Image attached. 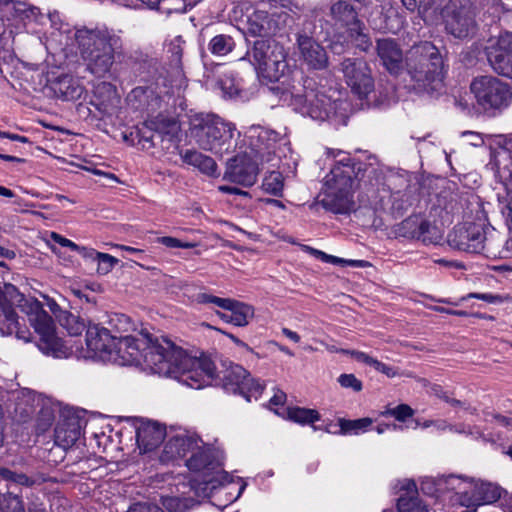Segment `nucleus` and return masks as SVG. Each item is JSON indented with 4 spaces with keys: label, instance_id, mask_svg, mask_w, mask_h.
I'll return each instance as SVG.
<instances>
[{
    "label": "nucleus",
    "instance_id": "49",
    "mask_svg": "<svg viewBox=\"0 0 512 512\" xmlns=\"http://www.w3.org/2000/svg\"><path fill=\"white\" fill-rule=\"evenodd\" d=\"M498 173L501 181L506 187L508 194L510 195V200L507 207L509 210V216L512 219V163L511 166L504 167L503 169L499 170Z\"/></svg>",
    "mask_w": 512,
    "mask_h": 512
},
{
    "label": "nucleus",
    "instance_id": "59",
    "mask_svg": "<svg viewBox=\"0 0 512 512\" xmlns=\"http://www.w3.org/2000/svg\"><path fill=\"white\" fill-rule=\"evenodd\" d=\"M372 367L375 370H377L378 372H381L390 378H393V377L399 375V373L393 367H391L383 362H380L377 359H375V361H372Z\"/></svg>",
    "mask_w": 512,
    "mask_h": 512
},
{
    "label": "nucleus",
    "instance_id": "8",
    "mask_svg": "<svg viewBox=\"0 0 512 512\" xmlns=\"http://www.w3.org/2000/svg\"><path fill=\"white\" fill-rule=\"evenodd\" d=\"M477 105L485 113L496 116L512 103V90L508 83L494 76H480L470 85Z\"/></svg>",
    "mask_w": 512,
    "mask_h": 512
},
{
    "label": "nucleus",
    "instance_id": "33",
    "mask_svg": "<svg viewBox=\"0 0 512 512\" xmlns=\"http://www.w3.org/2000/svg\"><path fill=\"white\" fill-rule=\"evenodd\" d=\"M182 160L197 168L208 176H214L217 172V164L211 157L202 154L196 150H186L182 155Z\"/></svg>",
    "mask_w": 512,
    "mask_h": 512
},
{
    "label": "nucleus",
    "instance_id": "7",
    "mask_svg": "<svg viewBox=\"0 0 512 512\" xmlns=\"http://www.w3.org/2000/svg\"><path fill=\"white\" fill-rule=\"evenodd\" d=\"M437 491H451L455 501L465 507L492 504L501 497L502 489L495 483L464 475H443L435 480Z\"/></svg>",
    "mask_w": 512,
    "mask_h": 512
},
{
    "label": "nucleus",
    "instance_id": "46",
    "mask_svg": "<svg viewBox=\"0 0 512 512\" xmlns=\"http://www.w3.org/2000/svg\"><path fill=\"white\" fill-rule=\"evenodd\" d=\"M0 476L15 484L30 487L34 484V480L22 473H16L7 468H0Z\"/></svg>",
    "mask_w": 512,
    "mask_h": 512
},
{
    "label": "nucleus",
    "instance_id": "35",
    "mask_svg": "<svg viewBox=\"0 0 512 512\" xmlns=\"http://www.w3.org/2000/svg\"><path fill=\"white\" fill-rule=\"evenodd\" d=\"M443 0H418L419 16L424 22L429 24H437L443 16Z\"/></svg>",
    "mask_w": 512,
    "mask_h": 512
},
{
    "label": "nucleus",
    "instance_id": "31",
    "mask_svg": "<svg viewBox=\"0 0 512 512\" xmlns=\"http://www.w3.org/2000/svg\"><path fill=\"white\" fill-rule=\"evenodd\" d=\"M9 10L13 13V16L23 22L24 25L35 22L43 24L47 17L43 15L40 10L22 1H13L8 4Z\"/></svg>",
    "mask_w": 512,
    "mask_h": 512
},
{
    "label": "nucleus",
    "instance_id": "9",
    "mask_svg": "<svg viewBox=\"0 0 512 512\" xmlns=\"http://www.w3.org/2000/svg\"><path fill=\"white\" fill-rule=\"evenodd\" d=\"M249 143V154L252 155L261 164L271 163L275 166V161L286 157L291 151L290 143L285 135L264 128L261 126H251L246 132Z\"/></svg>",
    "mask_w": 512,
    "mask_h": 512
},
{
    "label": "nucleus",
    "instance_id": "5",
    "mask_svg": "<svg viewBox=\"0 0 512 512\" xmlns=\"http://www.w3.org/2000/svg\"><path fill=\"white\" fill-rule=\"evenodd\" d=\"M342 156L331 168L324 179L323 206L334 212L349 213L353 207V184L355 170L351 158L339 151L337 156ZM333 157L336 155L333 153Z\"/></svg>",
    "mask_w": 512,
    "mask_h": 512
},
{
    "label": "nucleus",
    "instance_id": "14",
    "mask_svg": "<svg viewBox=\"0 0 512 512\" xmlns=\"http://www.w3.org/2000/svg\"><path fill=\"white\" fill-rule=\"evenodd\" d=\"M339 69L346 84L359 98H366L374 90L371 69L363 58H344Z\"/></svg>",
    "mask_w": 512,
    "mask_h": 512
},
{
    "label": "nucleus",
    "instance_id": "4",
    "mask_svg": "<svg viewBox=\"0 0 512 512\" xmlns=\"http://www.w3.org/2000/svg\"><path fill=\"white\" fill-rule=\"evenodd\" d=\"M78 51L86 70L97 78L109 77L115 54L121 49V39L106 30L77 29L73 32Z\"/></svg>",
    "mask_w": 512,
    "mask_h": 512
},
{
    "label": "nucleus",
    "instance_id": "10",
    "mask_svg": "<svg viewBox=\"0 0 512 512\" xmlns=\"http://www.w3.org/2000/svg\"><path fill=\"white\" fill-rule=\"evenodd\" d=\"M335 94V91L327 94L324 89L306 90L305 94L296 100V109L302 115L316 121L342 119L346 114L347 103L339 97H334Z\"/></svg>",
    "mask_w": 512,
    "mask_h": 512
},
{
    "label": "nucleus",
    "instance_id": "37",
    "mask_svg": "<svg viewBox=\"0 0 512 512\" xmlns=\"http://www.w3.org/2000/svg\"><path fill=\"white\" fill-rule=\"evenodd\" d=\"M235 47L233 38L229 35L219 34L214 36L209 44L208 50L215 56H225Z\"/></svg>",
    "mask_w": 512,
    "mask_h": 512
},
{
    "label": "nucleus",
    "instance_id": "60",
    "mask_svg": "<svg viewBox=\"0 0 512 512\" xmlns=\"http://www.w3.org/2000/svg\"><path fill=\"white\" fill-rule=\"evenodd\" d=\"M78 252L84 259L91 260L96 262L97 258H99V255L101 252L96 251L93 248H88L85 246H79L78 249L75 250Z\"/></svg>",
    "mask_w": 512,
    "mask_h": 512
},
{
    "label": "nucleus",
    "instance_id": "61",
    "mask_svg": "<svg viewBox=\"0 0 512 512\" xmlns=\"http://www.w3.org/2000/svg\"><path fill=\"white\" fill-rule=\"evenodd\" d=\"M303 250L309 252L312 256H314L315 258L321 260L322 262L331 263L333 255H329V254H327V253H325V252H323L321 250L312 248V247L307 246V245L303 246Z\"/></svg>",
    "mask_w": 512,
    "mask_h": 512
},
{
    "label": "nucleus",
    "instance_id": "54",
    "mask_svg": "<svg viewBox=\"0 0 512 512\" xmlns=\"http://www.w3.org/2000/svg\"><path fill=\"white\" fill-rule=\"evenodd\" d=\"M155 9H158L166 13L185 12L181 0H161L160 4H158Z\"/></svg>",
    "mask_w": 512,
    "mask_h": 512
},
{
    "label": "nucleus",
    "instance_id": "26",
    "mask_svg": "<svg viewBox=\"0 0 512 512\" xmlns=\"http://www.w3.org/2000/svg\"><path fill=\"white\" fill-rule=\"evenodd\" d=\"M49 88L55 97L65 101L78 100L85 91L80 80L68 74H62L50 80Z\"/></svg>",
    "mask_w": 512,
    "mask_h": 512
},
{
    "label": "nucleus",
    "instance_id": "48",
    "mask_svg": "<svg viewBox=\"0 0 512 512\" xmlns=\"http://www.w3.org/2000/svg\"><path fill=\"white\" fill-rule=\"evenodd\" d=\"M54 419V411L51 408H42L37 419V431L39 433L45 432L53 424Z\"/></svg>",
    "mask_w": 512,
    "mask_h": 512
},
{
    "label": "nucleus",
    "instance_id": "6",
    "mask_svg": "<svg viewBox=\"0 0 512 512\" xmlns=\"http://www.w3.org/2000/svg\"><path fill=\"white\" fill-rule=\"evenodd\" d=\"M234 124L215 114H195L190 118V137L200 148L222 157L233 149Z\"/></svg>",
    "mask_w": 512,
    "mask_h": 512
},
{
    "label": "nucleus",
    "instance_id": "58",
    "mask_svg": "<svg viewBox=\"0 0 512 512\" xmlns=\"http://www.w3.org/2000/svg\"><path fill=\"white\" fill-rule=\"evenodd\" d=\"M69 324H71V327L67 326V330H68L69 334H71V335H78L85 328L84 324L83 323H79L77 321V318L74 315H71V314L67 315V317H66V324L65 325H69Z\"/></svg>",
    "mask_w": 512,
    "mask_h": 512
},
{
    "label": "nucleus",
    "instance_id": "36",
    "mask_svg": "<svg viewBox=\"0 0 512 512\" xmlns=\"http://www.w3.org/2000/svg\"><path fill=\"white\" fill-rule=\"evenodd\" d=\"M286 417L302 425L313 424L321 418L317 410L302 407H288L286 409Z\"/></svg>",
    "mask_w": 512,
    "mask_h": 512
},
{
    "label": "nucleus",
    "instance_id": "15",
    "mask_svg": "<svg viewBox=\"0 0 512 512\" xmlns=\"http://www.w3.org/2000/svg\"><path fill=\"white\" fill-rule=\"evenodd\" d=\"M396 237L421 241L425 245L439 244L443 239L441 230L421 215H412L393 228Z\"/></svg>",
    "mask_w": 512,
    "mask_h": 512
},
{
    "label": "nucleus",
    "instance_id": "23",
    "mask_svg": "<svg viewBox=\"0 0 512 512\" xmlns=\"http://www.w3.org/2000/svg\"><path fill=\"white\" fill-rule=\"evenodd\" d=\"M90 104L101 114L102 118L114 116L120 108V96L116 87L109 82L97 84Z\"/></svg>",
    "mask_w": 512,
    "mask_h": 512
},
{
    "label": "nucleus",
    "instance_id": "27",
    "mask_svg": "<svg viewBox=\"0 0 512 512\" xmlns=\"http://www.w3.org/2000/svg\"><path fill=\"white\" fill-rule=\"evenodd\" d=\"M198 440L196 436L179 434L171 437L164 446L162 455L163 461H170L176 458L186 457L189 453L195 450L198 446Z\"/></svg>",
    "mask_w": 512,
    "mask_h": 512
},
{
    "label": "nucleus",
    "instance_id": "40",
    "mask_svg": "<svg viewBox=\"0 0 512 512\" xmlns=\"http://www.w3.org/2000/svg\"><path fill=\"white\" fill-rule=\"evenodd\" d=\"M365 26L362 22L352 26L347 32L351 42L360 50L367 51L371 46L369 36L364 32Z\"/></svg>",
    "mask_w": 512,
    "mask_h": 512
},
{
    "label": "nucleus",
    "instance_id": "53",
    "mask_svg": "<svg viewBox=\"0 0 512 512\" xmlns=\"http://www.w3.org/2000/svg\"><path fill=\"white\" fill-rule=\"evenodd\" d=\"M338 382L343 388H351L355 392L362 390V382L354 374H341Z\"/></svg>",
    "mask_w": 512,
    "mask_h": 512
},
{
    "label": "nucleus",
    "instance_id": "34",
    "mask_svg": "<svg viewBox=\"0 0 512 512\" xmlns=\"http://www.w3.org/2000/svg\"><path fill=\"white\" fill-rule=\"evenodd\" d=\"M17 315L13 309H0V333L3 336L11 335L14 332L18 339H22L25 342L29 341V332L22 331L18 327Z\"/></svg>",
    "mask_w": 512,
    "mask_h": 512
},
{
    "label": "nucleus",
    "instance_id": "16",
    "mask_svg": "<svg viewBox=\"0 0 512 512\" xmlns=\"http://www.w3.org/2000/svg\"><path fill=\"white\" fill-rule=\"evenodd\" d=\"M159 78L151 84L139 85L133 88L126 96L128 111L143 116L156 112L161 106Z\"/></svg>",
    "mask_w": 512,
    "mask_h": 512
},
{
    "label": "nucleus",
    "instance_id": "47",
    "mask_svg": "<svg viewBox=\"0 0 512 512\" xmlns=\"http://www.w3.org/2000/svg\"><path fill=\"white\" fill-rule=\"evenodd\" d=\"M96 262L98 263L97 272L100 275H106L115 267L118 259L110 254L101 252Z\"/></svg>",
    "mask_w": 512,
    "mask_h": 512
},
{
    "label": "nucleus",
    "instance_id": "39",
    "mask_svg": "<svg viewBox=\"0 0 512 512\" xmlns=\"http://www.w3.org/2000/svg\"><path fill=\"white\" fill-rule=\"evenodd\" d=\"M397 508L399 512H428L427 505L417 495H401Z\"/></svg>",
    "mask_w": 512,
    "mask_h": 512
},
{
    "label": "nucleus",
    "instance_id": "19",
    "mask_svg": "<svg viewBox=\"0 0 512 512\" xmlns=\"http://www.w3.org/2000/svg\"><path fill=\"white\" fill-rule=\"evenodd\" d=\"M224 387L234 393H240L247 401L257 399L263 386L240 365H231L223 376Z\"/></svg>",
    "mask_w": 512,
    "mask_h": 512
},
{
    "label": "nucleus",
    "instance_id": "64",
    "mask_svg": "<svg viewBox=\"0 0 512 512\" xmlns=\"http://www.w3.org/2000/svg\"><path fill=\"white\" fill-rule=\"evenodd\" d=\"M462 136L468 138V143L475 147L481 146L484 143L482 136L476 132L466 131L462 133Z\"/></svg>",
    "mask_w": 512,
    "mask_h": 512
},
{
    "label": "nucleus",
    "instance_id": "13",
    "mask_svg": "<svg viewBox=\"0 0 512 512\" xmlns=\"http://www.w3.org/2000/svg\"><path fill=\"white\" fill-rule=\"evenodd\" d=\"M441 20L448 33L456 38H466L476 31L474 9L459 0H450L443 9Z\"/></svg>",
    "mask_w": 512,
    "mask_h": 512
},
{
    "label": "nucleus",
    "instance_id": "45",
    "mask_svg": "<svg viewBox=\"0 0 512 512\" xmlns=\"http://www.w3.org/2000/svg\"><path fill=\"white\" fill-rule=\"evenodd\" d=\"M161 503L168 512H184L188 507L187 499L179 496H162Z\"/></svg>",
    "mask_w": 512,
    "mask_h": 512
},
{
    "label": "nucleus",
    "instance_id": "2",
    "mask_svg": "<svg viewBox=\"0 0 512 512\" xmlns=\"http://www.w3.org/2000/svg\"><path fill=\"white\" fill-rule=\"evenodd\" d=\"M377 55L384 68L393 75H398L404 68V59L398 43L390 38L377 41ZM405 67L414 87L423 91L438 90L442 84L443 59L437 47L424 41L413 45L405 57Z\"/></svg>",
    "mask_w": 512,
    "mask_h": 512
},
{
    "label": "nucleus",
    "instance_id": "44",
    "mask_svg": "<svg viewBox=\"0 0 512 512\" xmlns=\"http://www.w3.org/2000/svg\"><path fill=\"white\" fill-rule=\"evenodd\" d=\"M184 46L185 40L182 38V36L174 37L167 46V51L171 54V61L176 68H180L181 66Z\"/></svg>",
    "mask_w": 512,
    "mask_h": 512
},
{
    "label": "nucleus",
    "instance_id": "18",
    "mask_svg": "<svg viewBox=\"0 0 512 512\" xmlns=\"http://www.w3.org/2000/svg\"><path fill=\"white\" fill-rule=\"evenodd\" d=\"M258 164H261L247 151L232 158L226 167L224 179L233 183L250 187L257 181Z\"/></svg>",
    "mask_w": 512,
    "mask_h": 512
},
{
    "label": "nucleus",
    "instance_id": "51",
    "mask_svg": "<svg viewBox=\"0 0 512 512\" xmlns=\"http://www.w3.org/2000/svg\"><path fill=\"white\" fill-rule=\"evenodd\" d=\"M157 242L166 246L167 248H183L191 249L197 246L194 242H183L177 238L170 236H163L157 239Z\"/></svg>",
    "mask_w": 512,
    "mask_h": 512
},
{
    "label": "nucleus",
    "instance_id": "1",
    "mask_svg": "<svg viewBox=\"0 0 512 512\" xmlns=\"http://www.w3.org/2000/svg\"><path fill=\"white\" fill-rule=\"evenodd\" d=\"M114 352L115 364L141 366L193 389L211 385L217 376L210 358L190 356L171 340L153 337L147 332L117 338Z\"/></svg>",
    "mask_w": 512,
    "mask_h": 512
},
{
    "label": "nucleus",
    "instance_id": "20",
    "mask_svg": "<svg viewBox=\"0 0 512 512\" xmlns=\"http://www.w3.org/2000/svg\"><path fill=\"white\" fill-rule=\"evenodd\" d=\"M116 340L117 337L112 336L108 329L90 326L86 332V345L89 350L87 357L113 363Z\"/></svg>",
    "mask_w": 512,
    "mask_h": 512
},
{
    "label": "nucleus",
    "instance_id": "25",
    "mask_svg": "<svg viewBox=\"0 0 512 512\" xmlns=\"http://www.w3.org/2000/svg\"><path fill=\"white\" fill-rule=\"evenodd\" d=\"M223 310L227 312L216 311L220 319L238 327L247 326L254 317V308L251 305L231 298L226 300Z\"/></svg>",
    "mask_w": 512,
    "mask_h": 512
},
{
    "label": "nucleus",
    "instance_id": "12",
    "mask_svg": "<svg viewBox=\"0 0 512 512\" xmlns=\"http://www.w3.org/2000/svg\"><path fill=\"white\" fill-rule=\"evenodd\" d=\"M489 229L482 224L472 223L467 227H455L448 236L452 248L467 253H483L496 256L493 239L489 237Z\"/></svg>",
    "mask_w": 512,
    "mask_h": 512
},
{
    "label": "nucleus",
    "instance_id": "42",
    "mask_svg": "<svg viewBox=\"0 0 512 512\" xmlns=\"http://www.w3.org/2000/svg\"><path fill=\"white\" fill-rule=\"evenodd\" d=\"M372 424L370 418H361L356 420H345L340 419V432L342 434H359L366 431V429Z\"/></svg>",
    "mask_w": 512,
    "mask_h": 512
},
{
    "label": "nucleus",
    "instance_id": "38",
    "mask_svg": "<svg viewBox=\"0 0 512 512\" xmlns=\"http://www.w3.org/2000/svg\"><path fill=\"white\" fill-rule=\"evenodd\" d=\"M220 87L224 96L228 98H246V92L242 89L241 82L232 75H225L220 80Z\"/></svg>",
    "mask_w": 512,
    "mask_h": 512
},
{
    "label": "nucleus",
    "instance_id": "63",
    "mask_svg": "<svg viewBox=\"0 0 512 512\" xmlns=\"http://www.w3.org/2000/svg\"><path fill=\"white\" fill-rule=\"evenodd\" d=\"M52 239L56 243L61 245L62 247H67V248L71 249L72 251H75L76 249H78V244L74 243L70 239H67L57 233H52Z\"/></svg>",
    "mask_w": 512,
    "mask_h": 512
},
{
    "label": "nucleus",
    "instance_id": "21",
    "mask_svg": "<svg viewBox=\"0 0 512 512\" xmlns=\"http://www.w3.org/2000/svg\"><path fill=\"white\" fill-rule=\"evenodd\" d=\"M291 16L285 10L274 11L270 15L266 11H255L248 18V31L254 36H263L285 27Z\"/></svg>",
    "mask_w": 512,
    "mask_h": 512
},
{
    "label": "nucleus",
    "instance_id": "11",
    "mask_svg": "<svg viewBox=\"0 0 512 512\" xmlns=\"http://www.w3.org/2000/svg\"><path fill=\"white\" fill-rule=\"evenodd\" d=\"M248 55L252 57L255 68L269 81H278L288 70L285 49L275 40L255 41Z\"/></svg>",
    "mask_w": 512,
    "mask_h": 512
},
{
    "label": "nucleus",
    "instance_id": "24",
    "mask_svg": "<svg viewBox=\"0 0 512 512\" xmlns=\"http://www.w3.org/2000/svg\"><path fill=\"white\" fill-rule=\"evenodd\" d=\"M297 45L301 59L309 68L321 70L328 66V56L324 47L312 37L298 34Z\"/></svg>",
    "mask_w": 512,
    "mask_h": 512
},
{
    "label": "nucleus",
    "instance_id": "30",
    "mask_svg": "<svg viewBox=\"0 0 512 512\" xmlns=\"http://www.w3.org/2000/svg\"><path fill=\"white\" fill-rule=\"evenodd\" d=\"M144 125L150 131L155 132L162 140L166 139L170 142L174 141L180 131V127L175 120L162 114L146 119Z\"/></svg>",
    "mask_w": 512,
    "mask_h": 512
},
{
    "label": "nucleus",
    "instance_id": "17",
    "mask_svg": "<svg viewBox=\"0 0 512 512\" xmlns=\"http://www.w3.org/2000/svg\"><path fill=\"white\" fill-rule=\"evenodd\" d=\"M490 66L498 74L512 78V33L505 32L490 38L485 46Z\"/></svg>",
    "mask_w": 512,
    "mask_h": 512
},
{
    "label": "nucleus",
    "instance_id": "3",
    "mask_svg": "<svg viewBox=\"0 0 512 512\" xmlns=\"http://www.w3.org/2000/svg\"><path fill=\"white\" fill-rule=\"evenodd\" d=\"M18 307L28 317L31 326L39 335V350L54 358H68L72 350L56 335L55 324L42 304L35 298H26L10 283H0V309Z\"/></svg>",
    "mask_w": 512,
    "mask_h": 512
},
{
    "label": "nucleus",
    "instance_id": "22",
    "mask_svg": "<svg viewBox=\"0 0 512 512\" xmlns=\"http://www.w3.org/2000/svg\"><path fill=\"white\" fill-rule=\"evenodd\" d=\"M133 425L136 428L138 447L144 453L157 448L165 438V427L158 422L140 418L134 419Z\"/></svg>",
    "mask_w": 512,
    "mask_h": 512
},
{
    "label": "nucleus",
    "instance_id": "43",
    "mask_svg": "<svg viewBox=\"0 0 512 512\" xmlns=\"http://www.w3.org/2000/svg\"><path fill=\"white\" fill-rule=\"evenodd\" d=\"M0 512H25L22 499L11 493H0Z\"/></svg>",
    "mask_w": 512,
    "mask_h": 512
},
{
    "label": "nucleus",
    "instance_id": "50",
    "mask_svg": "<svg viewBox=\"0 0 512 512\" xmlns=\"http://www.w3.org/2000/svg\"><path fill=\"white\" fill-rule=\"evenodd\" d=\"M383 414L392 416L399 421H405L413 415V410L406 404H400L397 407L388 408Z\"/></svg>",
    "mask_w": 512,
    "mask_h": 512
},
{
    "label": "nucleus",
    "instance_id": "28",
    "mask_svg": "<svg viewBox=\"0 0 512 512\" xmlns=\"http://www.w3.org/2000/svg\"><path fill=\"white\" fill-rule=\"evenodd\" d=\"M81 436V421L76 417H68L57 424L55 443L63 449L72 447Z\"/></svg>",
    "mask_w": 512,
    "mask_h": 512
},
{
    "label": "nucleus",
    "instance_id": "52",
    "mask_svg": "<svg viewBox=\"0 0 512 512\" xmlns=\"http://www.w3.org/2000/svg\"><path fill=\"white\" fill-rule=\"evenodd\" d=\"M228 298H221L218 296L211 295L206 292L198 293L195 296V302L198 304H213L221 309H223L224 305L226 304V300Z\"/></svg>",
    "mask_w": 512,
    "mask_h": 512
},
{
    "label": "nucleus",
    "instance_id": "57",
    "mask_svg": "<svg viewBox=\"0 0 512 512\" xmlns=\"http://www.w3.org/2000/svg\"><path fill=\"white\" fill-rule=\"evenodd\" d=\"M127 512H165L161 507L147 502H138L130 506Z\"/></svg>",
    "mask_w": 512,
    "mask_h": 512
},
{
    "label": "nucleus",
    "instance_id": "56",
    "mask_svg": "<svg viewBox=\"0 0 512 512\" xmlns=\"http://www.w3.org/2000/svg\"><path fill=\"white\" fill-rule=\"evenodd\" d=\"M330 264L340 265V266H351L357 268H365L370 265L368 261L365 260H353V259H344L337 256H332V260Z\"/></svg>",
    "mask_w": 512,
    "mask_h": 512
},
{
    "label": "nucleus",
    "instance_id": "55",
    "mask_svg": "<svg viewBox=\"0 0 512 512\" xmlns=\"http://www.w3.org/2000/svg\"><path fill=\"white\" fill-rule=\"evenodd\" d=\"M471 298L479 299L491 304H498L503 302V298L501 296L491 293H469L466 296H463L460 301H466Z\"/></svg>",
    "mask_w": 512,
    "mask_h": 512
},
{
    "label": "nucleus",
    "instance_id": "62",
    "mask_svg": "<svg viewBox=\"0 0 512 512\" xmlns=\"http://www.w3.org/2000/svg\"><path fill=\"white\" fill-rule=\"evenodd\" d=\"M344 353L350 354L355 360L365 363L372 367V361H375V358H372L368 354L360 351H344Z\"/></svg>",
    "mask_w": 512,
    "mask_h": 512
},
{
    "label": "nucleus",
    "instance_id": "29",
    "mask_svg": "<svg viewBox=\"0 0 512 512\" xmlns=\"http://www.w3.org/2000/svg\"><path fill=\"white\" fill-rule=\"evenodd\" d=\"M330 15L334 25L346 31L361 22L354 7L346 1H337L332 4Z\"/></svg>",
    "mask_w": 512,
    "mask_h": 512
},
{
    "label": "nucleus",
    "instance_id": "32",
    "mask_svg": "<svg viewBox=\"0 0 512 512\" xmlns=\"http://www.w3.org/2000/svg\"><path fill=\"white\" fill-rule=\"evenodd\" d=\"M214 455L212 449L203 444L199 439L198 446L192 452L191 456L187 459L186 465L189 470L203 471L213 465Z\"/></svg>",
    "mask_w": 512,
    "mask_h": 512
},
{
    "label": "nucleus",
    "instance_id": "41",
    "mask_svg": "<svg viewBox=\"0 0 512 512\" xmlns=\"http://www.w3.org/2000/svg\"><path fill=\"white\" fill-rule=\"evenodd\" d=\"M284 179L280 172L272 171L266 175L262 182V189L274 196H282Z\"/></svg>",
    "mask_w": 512,
    "mask_h": 512
}]
</instances>
